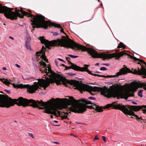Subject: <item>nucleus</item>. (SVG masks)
<instances>
[{"label":"nucleus","mask_w":146,"mask_h":146,"mask_svg":"<svg viewBox=\"0 0 146 146\" xmlns=\"http://www.w3.org/2000/svg\"><path fill=\"white\" fill-rule=\"evenodd\" d=\"M54 98H52L50 100L44 102L41 100L36 101L32 99L28 100L21 97H19L18 99H12L5 94H0V107L8 108L14 106L15 104L19 106L25 107L29 106L33 108L38 107L40 109L44 110L45 107L48 103H50L51 101Z\"/></svg>","instance_id":"1"},{"label":"nucleus","mask_w":146,"mask_h":146,"mask_svg":"<svg viewBox=\"0 0 146 146\" xmlns=\"http://www.w3.org/2000/svg\"><path fill=\"white\" fill-rule=\"evenodd\" d=\"M10 9L8 13L6 14V17L8 19H10L11 20H16L17 17L23 18L24 16L31 17V21L32 22L31 24L33 25L32 29L31 30L32 32L35 30V28H43L45 29L47 28L48 21L44 20L45 17L43 16L38 14L34 16L30 13L23 10L21 8L20 10L16 8L15 12L11 11L13 9L10 8Z\"/></svg>","instance_id":"2"},{"label":"nucleus","mask_w":146,"mask_h":146,"mask_svg":"<svg viewBox=\"0 0 146 146\" xmlns=\"http://www.w3.org/2000/svg\"><path fill=\"white\" fill-rule=\"evenodd\" d=\"M67 83L74 85L80 91H88L92 95L95 94L93 92L96 91L100 92L102 95L108 98H115L119 95V92L115 88V85L110 86V88H108L106 86L103 88L97 86L93 87L85 85L80 83L78 81L74 80H68Z\"/></svg>","instance_id":"3"},{"label":"nucleus","mask_w":146,"mask_h":146,"mask_svg":"<svg viewBox=\"0 0 146 146\" xmlns=\"http://www.w3.org/2000/svg\"><path fill=\"white\" fill-rule=\"evenodd\" d=\"M69 99L65 98L66 100L63 103L67 105H71L70 110L75 113H83L86 110V108L95 109V104L87 99H83L77 100L72 96H68Z\"/></svg>","instance_id":"4"},{"label":"nucleus","mask_w":146,"mask_h":146,"mask_svg":"<svg viewBox=\"0 0 146 146\" xmlns=\"http://www.w3.org/2000/svg\"><path fill=\"white\" fill-rule=\"evenodd\" d=\"M64 98L60 99L59 98H56L55 99L54 98V99L51 101L50 103H48L46 106H45V108L43 112L44 113H46L48 114H53L54 115H55L56 117L59 116L57 115L56 111L58 113V115H60V112L57 110L55 106L56 105L61 104L64 105V109L67 111L65 112V111L63 112V113L66 115H63L61 116L62 119H68L67 118L68 116L67 115H68L69 113H71V111L70 108L72 107L71 105H67L65 104L63 102H65L66 100H65Z\"/></svg>","instance_id":"5"},{"label":"nucleus","mask_w":146,"mask_h":146,"mask_svg":"<svg viewBox=\"0 0 146 146\" xmlns=\"http://www.w3.org/2000/svg\"><path fill=\"white\" fill-rule=\"evenodd\" d=\"M131 106L130 105H124L121 103H118V101L114 102L110 104H108L106 108L113 107V109L119 110L121 111L125 114L132 115L135 117V119L140 123H142L141 120H139V117L138 116L135 114L133 111H134L132 109Z\"/></svg>","instance_id":"6"},{"label":"nucleus","mask_w":146,"mask_h":146,"mask_svg":"<svg viewBox=\"0 0 146 146\" xmlns=\"http://www.w3.org/2000/svg\"><path fill=\"white\" fill-rule=\"evenodd\" d=\"M50 75L51 76L52 78H47L46 75L44 76H45L46 80L42 78L38 79V82L40 87H42L44 90H45L46 88L48 87L50 83H56V84L59 85L62 84V81L61 80L56 78V76L54 73L52 72H49Z\"/></svg>","instance_id":"7"},{"label":"nucleus","mask_w":146,"mask_h":146,"mask_svg":"<svg viewBox=\"0 0 146 146\" xmlns=\"http://www.w3.org/2000/svg\"><path fill=\"white\" fill-rule=\"evenodd\" d=\"M39 70L42 73H46V74L48 76H49V78H52V77H51V76L50 75L49 72H52V73H54L56 76V78H58V79L61 80L62 81V84L65 85L66 86H68V85L66 84V83H67L68 80H67L65 77L61 76L59 74H57L53 72L51 70L50 65H48V66L47 67L46 66L45 67H41L40 68Z\"/></svg>","instance_id":"8"},{"label":"nucleus","mask_w":146,"mask_h":146,"mask_svg":"<svg viewBox=\"0 0 146 146\" xmlns=\"http://www.w3.org/2000/svg\"><path fill=\"white\" fill-rule=\"evenodd\" d=\"M128 73H131L133 74H141L140 71H137L136 70H134L133 71H131L127 67L122 68L119 71L117 72L115 75H108V78H111L118 77L122 75H125Z\"/></svg>","instance_id":"9"},{"label":"nucleus","mask_w":146,"mask_h":146,"mask_svg":"<svg viewBox=\"0 0 146 146\" xmlns=\"http://www.w3.org/2000/svg\"><path fill=\"white\" fill-rule=\"evenodd\" d=\"M13 87L14 88H17L18 85H16L15 84H12ZM19 86L18 88H27V92L29 93L32 94L35 92V91L37 90L38 88V86L37 85H33L31 86H29L28 84L23 85L20 84L19 85Z\"/></svg>","instance_id":"10"},{"label":"nucleus","mask_w":146,"mask_h":146,"mask_svg":"<svg viewBox=\"0 0 146 146\" xmlns=\"http://www.w3.org/2000/svg\"><path fill=\"white\" fill-rule=\"evenodd\" d=\"M69 64H70L71 65L70 66H65V68L66 70L72 69L76 71H80L81 72H86L87 68H88V67L90 66L89 65H88L85 64L84 65V67L82 68L77 66L76 64H74L71 62V61H69Z\"/></svg>","instance_id":"11"},{"label":"nucleus","mask_w":146,"mask_h":146,"mask_svg":"<svg viewBox=\"0 0 146 146\" xmlns=\"http://www.w3.org/2000/svg\"><path fill=\"white\" fill-rule=\"evenodd\" d=\"M46 48L43 46L41 50L39 52H37L36 53V56L37 59H39L40 58L42 59V60H44L46 62H48L45 56V50Z\"/></svg>","instance_id":"12"},{"label":"nucleus","mask_w":146,"mask_h":146,"mask_svg":"<svg viewBox=\"0 0 146 146\" xmlns=\"http://www.w3.org/2000/svg\"><path fill=\"white\" fill-rule=\"evenodd\" d=\"M53 26L55 27H58L59 28H61V29L60 30V31L61 33H63L64 34L66 35L63 31V29H62V27L61 26L60 24H58L54 23H52L50 21H48V26Z\"/></svg>","instance_id":"13"},{"label":"nucleus","mask_w":146,"mask_h":146,"mask_svg":"<svg viewBox=\"0 0 146 146\" xmlns=\"http://www.w3.org/2000/svg\"><path fill=\"white\" fill-rule=\"evenodd\" d=\"M133 86L136 89L139 88H142L143 86V88L146 90V83H140L139 82H135L133 83Z\"/></svg>","instance_id":"14"},{"label":"nucleus","mask_w":146,"mask_h":146,"mask_svg":"<svg viewBox=\"0 0 146 146\" xmlns=\"http://www.w3.org/2000/svg\"><path fill=\"white\" fill-rule=\"evenodd\" d=\"M134 95V92H133L132 93L129 92H126L123 93L122 95L123 98L126 100H127L129 97H133Z\"/></svg>","instance_id":"15"},{"label":"nucleus","mask_w":146,"mask_h":146,"mask_svg":"<svg viewBox=\"0 0 146 146\" xmlns=\"http://www.w3.org/2000/svg\"><path fill=\"white\" fill-rule=\"evenodd\" d=\"M10 8L6 6H1L0 7V13H3L4 15L6 17V14L8 13Z\"/></svg>","instance_id":"16"},{"label":"nucleus","mask_w":146,"mask_h":146,"mask_svg":"<svg viewBox=\"0 0 146 146\" xmlns=\"http://www.w3.org/2000/svg\"><path fill=\"white\" fill-rule=\"evenodd\" d=\"M131 107L132 109L135 111H138L142 109L143 108H145L146 110V105L133 106Z\"/></svg>","instance_id":"17"},{"label":"nucleus","mask_w":146,"mask_h":146,"mask_svg":"<svg viewBox=\"0 0 146 146\" xmlns=\"http://www.w3.org/2000/svg\"><path fill=\"white\" fill-rule=\"evenodd\" d=\"M108 104H107L106 106H104V108H103L102 106L100 107L99 106L97 105L96 104H95V110L97 111L98 112H101L103 111V110L102 109L103 108L104 109H107V108H110V107L108 108H105L106 106H107V105ZM110 108H112L113 109V107H110Z\"/></svg>","instance_id":"18"},{"label":"nucleus","mask_w":146,"mask_h":146,"mask_svg":"<svg viewBox=\"0 0 146 146\" xmlns=\"http://www.w3.org/2000/svg\"><path fill=\"white\" fill-rule=\"evenodd\" d=\"M86 72H87L88 74H91V75H92L95 76H99V77H104V78H108V75L107 76H105V75H99V74H94L92 73L91 71H90L88 69V68H87Z\"/></svg>","instance_id":"19"},{"label":"nucleus","mask_w":146,"mask_h":146,"mask_svg":"<svg viewBox=\"0 0 146 146\" xmlns=\"http://www.w3.org/2000/svg\"><path fill=\"white\" fill-rule=\"evenodd\" d=\"M30 42L28 38L25 40V46L27 49L31 50V49L30 46Z\"/></svg>","instance_id":"20"},{"label":"nucleus","mask_w":146,"mask_h":146,"mask_svg":"<svg viewBox=\"0 0 146 146\" xmlns=\"http://www.w3.org/2000/svg\"><path fill=\"white\" fill-rule=\"evenodd\" d=\"M0 81H1L2 82L8 86H9L10 84H12V83L8 81L7 79L4 78L3 79L0 78Z\"/></svg>","instance_id":"21"},{"label":"nucleus","mask_w":146,"mask_h":146,"mask_svg":"<svg viewBox=\"0 0 146 146\" xmlns=\"http://www.w3.org/2000/svg\"><path fill=\"white\" fill-rule=\"evenodd\" d=\"M117 48H122L123 49H124L125 48V45L123 43L120 42Z\"/></svg>","instance_id":"22"},{"label":"nucleus","mask_w":146,"mask_h":146,"mask_svg":"<svg viewBox=\"0 0 146 146\" xmlns=\"http://www.w3.org/2000/svg\"><path fill=\"white\" fill-rule=\"evenodd\" d=\"M40 64V66L41 67H46V63L44 62L43 61H41L39 62Z\"/></svg>","instance_id":"23"},{"label":"nucleus","mask_w":146,"mask_h":146,"mask_svg":"<svg viewBox=\"0 0 146 146\" xmlns=\"http://www.w3.org/2000/svg\"><path fill=\"white\" fill-rule=\"evenodd\" d=\"M143 91V90H140L138 92L137 94L138 96L141 97V98L142 97H143V95H142V92Z\"/></svg>","instance_id":"24"},{"label":"nucleus","mask_w":146,"mask_h":146,"mask_svg":"<svg viewBox=\"0 0 146 146\" xmlns=\"http://www.w3.org/2000/svg\"><path fill=\"white\" fill-rule=\"evenodd\" d=\"M68 55L70 57H71L73 58H76L78 57V56H75L71 54H68Z\"/></svg>","instance_id":"25"},{"label":"nucleus","mask_w":146,"mask_h":146,"mask_svg":"<svg viewBox=\"0 0 146 146\" xmlns=\"http://www.w3.org/2000/svg\"><path fill=\"white\" fill-rule=\"evenodd\" d=\"M100 139L98 137L97 135H96L95 137L94 138L93 140L94 141L96 140H99Z\"/></svg>","instance_id":"26"},{"label":"nucleus","mask_w":146,"mask_h":146,"mask_svg":"<svg viewBox=\"0 0 146 146\" xmlns=\"http://www.w3.org/2000/svg\"><path fill=\"white\" fill-rule=\"evenodd\" d=\"M100 69L101 70H106V67H101Z\"/></svg>","instance_id":"27"},{"label":"nucleus","mask_w":146,"mask_h":146,"mask_svg":"<svg viewBox=\"0 0 146 146\" xmlns=\"http://www.w3.org/2000/svg\"><path fill=\"white\" fill-rule=\"evenodd\" d=\"M88 99H90V100H96V98H95L93 97H89L88 98Z\"/></svg>","instance_id":"28"},{"label":"nucleus","mask_w":146,"mask_h":146,"mask_svg":"<svg viewBox=\"0 0 146 146\" xmlns=\"http://www.w3.org/2000/svg\"><path fill=\"white\" fill-rule=\"evenodd\" d=\"M66 59L68 61V63L69 64V61H70V58L69 57H66Z\"/></svg>","instance_id":"29"},{"label":"nucleus","mask_w":146,"mask_h":146,"mask_svg":"<svg viewBox=\"0 0 146 146\" xmlns=\"http://www.w3.org/2000/svg\"><path fill=\"white\" fill-rule=\"evenodd\" d=\"M68 74L71 76H73L76 75V74L74 73H72L71 72L68 73Z\"/></svg>","instance_id":"30"},{"label":"nucleus","mask_w":146,"mask_h":146,"mask_svg":"<svg viewBox=\"0 0 146 146\" xmlns=\"http://www.w3.org/2000/svg\"><path fill=\"white\" fill-rule=\"evenodd\" d=\"M29 135L30 136L32 137L33 138H34V136H33V135L32 133H29Z\"/></svg>","instance_id":"31"},{"label":"nucleus","mask_w":146,"mask_h":146,"mask_svg":"<svg viewBox=\"0 0 146 146\" xmlns=\"http://www.w3.org/2000/svg\"><path fill=\"white\" fill-rule=\"evenodd\" d=\"M102 139L104 140V141L105 142H106V137H105L104 136H102Z\"/></svg>","instance_id":"32"},{"label":"nucleus","mask_w":146,"mask_h":146,"mask_svg":"<svg viewBox=\"0 0 146 146\" xmlns=\"http://www.w3.org/2000/svg\"><path fill=\"white\" fill-rule=\"evenodd\" d=\"M58 60L60 61H62V62H64L65 63V61L63 59H61L60 58H58Z\"/></svg>","instance_id":"33"},{"label":"nucleus","mask_w":146,"mask_h":146,"mask_svg":"<svg viewBox=\"0 0 146 146\" xmlns=\"http://www.w3.org/2000/svg\"><path fill=\"white\" fill-rule=\"evenodd\" d=\"M58 35V33L57 32H56L54 33V34H53V35H54V36H57V35Z\"/></svg>","instance_id":"34"},{"label":"nucleus","mask_w":146,"mask_h":146,"mask_svg":"<svg viewBox=\"0 0 146 146\" xmlns=\"http://www.w3.org/2000/svg\"><path fill=\"white\" fill-rule=\"evenodd\" d=\"M6 92L8 94H10V91L9 90H5Z\"/></svg>","instance_id":"35"},{"label":"nucleus","mask_w":146,"mask_h":146,"mask_svg":"<svg viewBox=\"0 0 146 146\" xmlns=\"http://www.w3.org/2000/svg\"><path fill=\"white\" fill-rule=\"evenodd\" d=\"M142 111H143V113L146 114V110L145 109H142Z\"/></svg>","instance_id":"36"},{"label":"nucleus","mask_w":146,"mask_h":146,"mask_svg":"<svg viewBox=\"0 0 146 146\" xmlns=\"http://www.w3.org/2000/svg\"><path fill=\"white\" fill-rule=\"evenodd\" d=\"M55 62L56 63V65L58 66V62L56 60H55Z\"/></svg>","instance_id":"37"},{"label":"nucleus","mask_w":146,"mask_h":146,"mask_svg":"<svg viewBox=\"0 0 146 146\" xmlns=\"http://www.w3.org/2000/svg\"><path fill=\"white\" fill-rule=\"evenodd\" d=\"M52 143H55V144H60L58 142H57L52 141Z\"/></svg>","instance_id":"38"},{"label":"nucleus","mask_w":146,"mask_h":146,"mask_svg":"<svg viewBox=\"0 0 146 146\" xmlns=\"http://www.w3.org/2000/svg\"><path fill=\"white\" fill-rule=\"evenodd\" d=\"M103 64L107 66H110V64Z\"/></svg>","instance_id":"39"},{"label":"nucleus","mask_w":146,"mask_h":146,"mask_svg":"<svg viewBox=\"0 0 146 146\" xmlns=\"http://www.w3.org/2000/svg\"><path fill=\"white\" fill-rule=\"evenodd\" d=\"M15 66H17V67L18 68H20V66L19 65L17 64H15Z\"/></svg>","instance_id":"40"},{"label":"nucleus","mask_w":146,"mask_h":146,"mask_svg":"<svg viewBox=\"0 0 146 146\" xmlns=\"http://www.w3.org/2000/svg\"><path fill=\"white\" fill-rule=\"evenodd\" d=\"M132 103L134 104H135V105H137V103H136V102H133V101L132 102Z\"/></svg>","instance_id":"41"},{"label":"nucleus","mask_w":146,"mask_h":146,"mask_svg":"<svg viewBox=\"0 0 146 146\" xmlns=\"http://www.w3.org/2000/svg\"><path fill=\"white\" fill-rule=\"evenodd\" d=\"M141 119L143 120H145L144 119H142L141 117H139V120H140Z\"/></svg>","instance_id":"42"},{"label":"nucleus","mask_w":146,"mask_h":146,"mask_svg":"<svg viewBox=\"0 0 146 146\" xmlns=\"http://www.w3.org/2000/svg\"><path fill=\"white\" fill-rule=\"evenodd\" d=\"M3 70H6V68L5 67H4L3 68Z\"/></svg>","instance_id":"43"},{"label":"nucleus","mask_w":146,"mask_h":146,"mask_svg":"<svg viewBox=\"0 0 146 146\" xmlns=\"http://www.w3.org/2000/svg\"><path fill=\"white\" fill-rule=\"evenodd\" d=\"M99 63H97L95 64V66H98V65H99Z\"/></svg>","instance_id":"44"},{"label":"nucleus","mask_w":146,"mask_h":146,"mask_svg":"<svg viewBox=\"0 0 146 146\" xmlns=\"http://www.w3.org/2000/svg\"><path fill=\"white\" fill-rule=\"evenodd\" d=\"M62 66L63 67H65V66H66L64 64H62Z\"/></svg>","instance_id":"45"},{"label":"nucleus","mask_w":146,"mask_h":146,"mask_svg":"<svg viewBox=\"0 0 146 146\" xmlns=\"http://www.w3.org/2000/svg\"><path fill=\"white\" fill-rule=\"evenodd\" d=\"M10 38H11L12 40H13L14 39V38L13 37H12L11 36H10Z\"/></svg>","instance_id":"46"},{"label":"nucleus","mask_w":146,"mask_h":146,"mask_svg":"<svg viewBox=\"0 0 146 146\" xmlns=\"http://www.w3.org/2000/svg\"><path fill=\"white\" fill-rule=\"evenodd\" d=\"M54 122H55V123H57L58 122V121H56V120H55L54 121Z\"/></svg>","instance_id":"47"},{"label":"nucleus","mask_w":146,"mask_h":146,"mask_svg":"<svg viewBox=\"0 0 146 146\" xmlns=\"http://www.w3.org/2000/svg\"><path fill=\"white\" fill-rule=\"evenodd\" d=\"M116 52H118L119 51V50H118V49H117L116 50Z\"/></svg>","instance_id":"48"},{"label":"nucleus","mask_w":146,"mask_h":146,"mask_svg":"<svg viewBox=\"0 0 146 146\" xmlns=\"http://www.w3.org/2000/svg\"><path fill=\"white\" fill-rule=\"evenodd\" d=\"M50 117L51 118H53V116L52 115H50Z\"/></svg>","instance_id":"49"},{"label":"nucleus","mask_w":146,"mask_h":146,"mask_svg":"<svg viewBox=\"0 0 146 146\" xmlns=\"http://www.w3.org/2000/svg\"><path fill=\"white\" fill-rule=\"evenodd\" d=\"M95 72V73H100V72Z\"/></svg>","instance_id":"50"},{"label":"nucleus","mask_w":146,"mask_h":146,"mask_svg":"<svg viewBox=\"0 0 146 146\" xmlns=\"http://www.w3.org/2000/svg\"><path fill=\"white\" fill-rule=\"evenodd\" d=\"M0 93H3V92L2 91H0Z\"/></svg>","instance_id":"51"},{"label":"nucleus","mask_w":146,"mask_h":146,"mask_svg":"<svg viewBox=\"0 0 146 146\" xmlns=\"http://www.w3.org/2000/svg\"><path fill=\"white\" fill-rule=\"evenodd\" d=\"M102 5H102V3H101V4L100 5V6H102Z\"/></svg>","instance_id":"52"},{"label":"nucleus","mask_w":146,"mask_h":146,"mask_svg":"<svg viewBox=\"0 0 146 146\" xmlns=\"http://www.w3.org/2000/svg\"><path fill=\"white\" fill-rule=\"evenodd\" d=\"M131 118H133V116H131Z\"/></svg>","instance_id":"53"},{"label":"nucleus","mask_w":146,"mask_h":146,"mask_svg":"<svg viewBox=\"0 0 146 146\" xmlns=\"http://www.w3.org/2000/svg\"><path fill=\"white\" fill-rule=\"evenodd\" d=\"M3 25H5V23H4V24H3Z\"/></svg>","instance_id":"54"},{"label":"nucleus","mask_w":146,"mask_h":146,"mask_svg":"<svg viewBox=\"0 0 146 146\" xmlns=\"http://www.w3.org/2000/svg\"><path fill=\"white\" fill-rule=\"evenodd\" d=\"M15 122H17V121H15Z\"/></svg>","instance_id":"55"},{"label":"nucleus","mask_w":146,"mask_h":146,"mask_svg":"<svg viewBox=\"0 0 146 146\" xmlns=\"http://www.w3.org/2000/svg\"><path fill=\"white\" fill-rule=\"evenodd\" d=\"M98 1L99 2V1H100L99 0H98Z\"/></svg>","instance_id":"56"},{"label":"nucleus","mask_w":146,"mask_h":146,"mask_svg":"<svg viewBox=\"0 0 146 146\" xmlns=\"http://www.w3.org/2000/svg\"><path fill=\"white\" fill-rule=\"evenodd\" d=\"M145 120H146V119Z\"/></svg>","instance_id":"57"}]
</instances>
